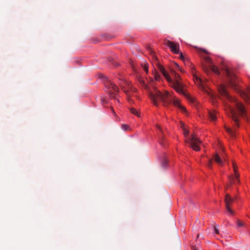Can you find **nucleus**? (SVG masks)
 Returning <instances> with one entry per match:
<instances>
[{
  "mask_svg": "<svg viewBox=\"0 0 250 250\" xmlns=\"http://www.w3.org/2000/svg\"><path fill=\"white\" fill-rule=\"evenodd\" d=\"M149 97L155 105H157L158 101H161L164 106H168L172 103L175 106L178 107L182 111H186V108L180 104L179 100L178 99H173L172 95L168 91H165L164 92H161L155 89L154 92H150Z\"/></svg>",
  "mask_w": 250,
  "mask_h": 250,
  "instance_id": "1",
  "label": "nucleus"
},
{
  "mask_svg": "<svg viewBox=\"0 0 250 250\" xmlns=\"http://www.w3.org/2000/svg\"><path fill=\"white\" fill-rule=\"evenodd\" d=\"M158 66L160 71L163 74L164 76L169 82L170 86L178 93L183 94L189 101L193 103L194 100L190 96L186 94L183 90L184 84L181 82V76L178 74L176 73L175 71H173L172 72V74L174 75V80L173 81L162 65L159 64Z\"/></svg>",
  "mask_w": 250,
  "mask_h": 250,
  "instance_id": "2",
  "label": "nucleus"
},
{
  "mask_svg": "<svg viewBox=\"0 0 250 250\" xmlns=\"http://www.w3.org/2000/svg\"><path fill=\"white\" fill-rule=\"evenodd\" d=\"M220 94L231 102H234L238 113L242 117H244L246 113L245 108L240 102H237L234 98L231 96L226 90L224 85H221L219 88Z\"/></svg>",
  "mask_w": 250,
  "mask_h": 250,
  "instance_id": "3",
  "label": "nucleus"
},
{
  "mask_svg": "<svg viewBox=\"0 0 250 250\" xmlns=\"http://www.w3.org/2000/svg\"><path fill=\"white\" fill-rule=\"evenodd\" d=\"M185 142L194 150L198 151L200 150L199 145L201 143V142L194 134H191V137L188 139L187 138Z\"/></svg>",
  "mask_w": 250,
  "mask_h": 250,
  "instance_id": "4",
  "label": "nucleus"
},
{
  "mask_svg": "<svg viewBox=\"0 0 250 250\" xmlns=\"http://www.w3.org/2000/svg\"><path fill=\"white\" fill-rule=\"evenodd\" d=\"M225 73L227 76L230 86L237 90V80L235 75L232 74L230 69L228 67H226L224 69Z\"/></svg>",
  "mask_w": 250,
  "mask_h": 250,
  "instance_id": "5",
  "label": "nucleus"
},
{
  "mask_svg": "<svg viewBox=\"0 0 250 250\" xmlns=\"http://www.w3.org/2000/svg\"><path fill=\"white\" fill-rule=\"evenodd\" d=\"M104 85L105 87L107 89H108V94L111 98H115V95L114 93L112 92V90L115 92L119 91V88L117 86L116 84L112 83L110 80H109L108 78H106V80L104 82Z\"/></svg>",
  "mask_w": 250,
  "mask_h": 250,
  "instance_id": "6",
  "label": "nucleus"
},
{
  "mask_svg": "<svg viewBox=\"0 0 250 250\" xmlns=\"http://www.w3.org/2000/svg\"><path fill=\"white\" fill-rule=\"evenodd\" d=\"M164 44L168 46L173 53L176 54H178L180 53L179 45L178 43L170 41L167 39H165Z\"/></svg>",
  "mask_w": 250,
  "mask_h": 250,
  "instance_id": "7",
  "label": "nucleus"
},
{
  "mask_svg": "<svg viewBox=\"0 0 250 250\" xmlns=\"http://www.w3.org/2000/svg\"><path fill=\"white\" fill-rule=\"evenodd\" d=\"M233 201L234 199L229 194H226L225 198L226 208L228 212L232 215H234V212L231 209L230 206Z\"/></svg>",
  "mask_w": 250,
  "mask_h": 250,
  "instance_id": "8",
  "label": "nucleus"
},
{
  "mask_svg": "<svg viewBox=\"0 0 250 250\" xmlns=\"http://www.w3.org/2000/svg\"><path fill=\"white\" fill-rule=\"evenodd\" d=\"M229 108L230 116L235 123V125H236L237 127H238V119L236 115V111L233 108L230 107V106H229Z\"/></svg>",
  "mask_w": 250,
  "mask_h": 250,
  "instance_id": "9",
  "label": "nucleus"
},
{
  "mask_svg": "<svg viewBox=\"0 0 250 250\" xmlns=\"http://www.w3.org/2000/svg\"><path fill=\"white\" fill-rule=\"evenodd\" d=\"M232 166L234 169V171L235 173V178H233L232 179H231L230 184H236L239 182V180L238 179V178L239 177V175L238 173H237V165L234 162L232 163Z\"/></svg>",
  "mask_w": 250,
  "mask_h": 250,
  "instance_id": "10",
  "label": "nucleus"
},
{
  "mask_svg": "<svg viewBox=\"0 0 250 250\" xmlns=\"http://www.w3.org/2000/svg\"><path fill=\"white\" fill-rule=\"evenodd\" d=\"M208 117L211 121H214L216 120L217 117L215 111H209L208 113Z\"/></svg>",
  "mask_w": 250,
  "mask_h": 250,
  "instance_id": "11",
  "label": "nucleus"
},
{
  "mask_svg": "<svg viewBox=\"0 0 250 250\" xmlns=\"http://www.w3.org/2000/svg\"><path fill=\"white\" fill-rule=\"evenodd\" d=\"M241 94L243 98L246 100L250 104V89L248 93H246L245 92H241Z\"/></svg>",
  "mask_w": 250,
  "mask_h": 250,
  "instance_id": "12",
  "label": "nucleus"
},
{
  "mask_svg": "<svg viewBox=\"0 0 250 250\" xmlns=\"http://www.w3.org/2000/svg\"><path fill=\"white\" fill-rule=\"evenodd\" d=\"M213 159L218 164H220V165L223 164V161H222V159L220 158V157L218 154L216 153L214 155Z\"/></svg>",
  "mask_w": 250,
  "mask_h": 250,
  "instance_id": "13",
  "label": "nucleus"
},
{
  "mask_svg": "<svg viewBox=\"0 0 250 250\" xmlns=\"http://www.w3.org/2000/svg\"><path fill=\"white\" fill-rule=\"evenodd\" d=\"M130 111L132 114L136 115L138 117H140V112H139L138 111H137L135 108L133 107L130 108Z\"/></svg>",
  "mask_w": 250,
  "mask_h": 250,
  "instance_id": "14",
  "label": "nucleus"
},
{
  "mask_svg": "<svg viewBox=\"0 0 250 250\" xmlns=\"http://www.w3.org/2000/svg\"><path fill=\"white\" fill-rule=\"evenodd\" d=\"M138 81L145 89L147 88V86L145 83V80L143 78H140L138 79Z\"/></svg>",
  "mask_w": 250,
  "mask_h": 250,
  "instance_id": "15",
  "label": "nucleus"
},
{
  "mask_svg": "<svg viewBox=\"0 0 250 250\" xmlns=\"http://www.w3.org/2000/svg\"><path fill=\"white\" fill-rule=\"evenodd\" d=\"M202 249L201 247L199 246V243L198 242H196V244L194 246H192L193 250H201Z\"/></svg>",
  "mask_w": 250,
  "mask_h": 250,
  "instance_id": "16",
  "label": "nucleus"
},
{
  "mask_svg": "<svg viewBox=\"0 0 250 250\" xmlns=\"http://www.w3.org/2000/svg\"><path fill=\"white\" fill-rule=\"evenodd\" d=\"M211 69L216 74H217V75H219L220 74V72H219L218 68L217 67H216L215 66H214V65L213 66H211Z\"/></svg>",
  "mask_w": 250,
  "mask_h": 250,
  "instance_id": "17",
  "label": "nucleus"
},
{
  "mask_svg": "<svg viewBox=\"0 0 250 250\" xmlns=\"http://www.w3.org/2000/svg\"><path fill=\"white\" fill-rule=\"evenodd\" d=\"M162 165L164 167H166L167 165V160L166 159H164L162 162Z\"/></svg>",
  "mask_w": 250,
  "mask_h": 250,
  "instance_id": "18",
  "label": "nucleus"
},
{
  "mask_svg": "<svg viewBox=\"0 0 250 250\" xmlns=\"http://www.w3.org/2000/svg\"><path fill=\"white\" fill-rule=\"evenodd\" d=\"M109 61L113 64L114 66H117L118 65V63L116 62L113 59H111L109 60Z\"/></svg>",
  "mask_w": 250,
  "mask_h": 250,
  "instance_id": "19",
  "label": "nucleus"
},
{
  "mask_svg": "<svg viewBox=\"0 0 250 250\" xmlns=\"http://www.w3.org/2000/svg\"><path fill=\"white\" fill-rule=\"evenodd\" d=\"M101 101L103 104L107 103L106 100L105 98L104 97H101Z\"/></svg>",
  "mask_w": 250,
  "mask_h": 250,
  "instance_id": "20",
  "label": "nucleus"
},
{
  "mask_svg": "<svg viewBox=\"0 0 250 250\" xmlns=\"http://www.w3.org/2000/svg\"><path fill=\"white\" fill-rule=\"evenodd\" d=\"M128 127H129L127 125H126L124 124V125H122V128L124 130H127Z\"/></svg>",
  "mask_w": 250,
  "mask_h": 250,
  "instance_id": "21",
  "label": "nucleus"
},
{
  "mask_svg": "<svg viewBox=\"0 0 250 250\" xmlns=\"http://www.w3.org/2000/svg\"><path fill=\"white\" fill-rule=\"evenodd\" d=\"M183 133H184V135L186 137H187L189 134V131L188 130H187L186 129L184 128L183 129Z\"/></svg>",
  "mask_w": 250,
  "mask_h": 250,
  "instance_id": "22",
  "label": "nucleus"
},
{
  "mask_svg": "<svg viewBox=\"0 0 250 250\" xmlns=\"http://www.w3.org/2000/svg\"><path fill=\"white\" fill-rule=\"evenodd\" d=\"M212 159H210V160L208 161V167H209L211 168V167H212Z\"/></svg>",
  "mask_w": 250,
  "mask_h": 250,
  "instance_id": "23",
  "label": "nucleus"
},
{
  "mask_svg": "<svg viewBox=\"0 0 250 250\" xmlns=\"http://www.w3.org/2000/svg\"><path fill=\"white\" fill-rule=\"evenodd\" d=\"M214 230L215 234H219V231L216 227H214Z\"/></svg>",
  "mask_w": 250,
  "mask_h": 250,
  "instance_id": "24",
  "label": "nucleus"
},
{
  "mask_svg": "<svg viewBox=\"0 0 250 250\" xmlns=\"http://www.w3.org/2000/svg\"><path fill=\"white\" fill-rule=\"evenodd\" d=\"M144 70L145 71H146V73L148 72V66L147 65H145L144 67Z\"/></svg>",
  "mask_w": 250,
  "mask_h": 250,
  "instance_id": "25",
  "label": "nucleus"
},
{
  "mask_svg": "<svg viewBox=\"0 0 250 250\" xmlns=\"http://www.w3.org/2000/svg\"><path fill=\"white\" fill-rule=\"evenodd\" d=\"M149 50H150V53H151V55H152V57L154 58H156V57L155 56L154 53L150 49H149Z\"/></svg>",
  "mask_w": 250,
  "mask_h": 250,
  "instance_id": "26",
  "label": "nucleus"
},
{
  "mask_svg": "<svg viewBox=\"0 0 250 250\" xmlns=\"http://www.w3.org/2000/svg\"><path fill=\"white\" fill-rule=\"evenodd\" d=\"M237 225L238 227H242L243 225V223L239 221H238Z\"/></svg>",
  "mask_w": 250,
  "mask_h": 250,
  "instance_id": "27",
  "label": "nucleus"
},
{
  "mask_svg": "<svg viewBox=\"0 0 250 250\" xmlns=\"http://www.w3.org/2000/svg\"><path fill=\"white\" fill-rule=\"evenodd\" d=\"M163 139L162 138V140L160 141V143L162 145H164V141H163Z\"/></svg>",
  "mask_w": 250,
  "mask_h": 250,
  "instance_id": "28",
  "label": "nucleus"
},
{
  "mask_svg": "<svg viewBox=\"0 0 250 250\" xmlns=\"http://www.w3.org/2000/svg\"><path fill=\"white\" fill-rule=\"evenodd\" d=\"M180 57L181 59H183L184 56L183 55V54L182 53H180Z\"/></svg>",
  "mask_w": 250,
  "mask_h": 250,
  "instance_id": "29",
  "label": "nucleus"
},
{
  "mask_svg": "<svg viewBox=\"0 0 250 250\" xmlns=\"http://www.w3.org/2000/svg\"><path fill=\"white\" fill-rule=\"evenodd\" d=\"M227 131L229 132V133H232V131L230 129H227Z\"/></svg>",
  "mask_w": 250,
  "mask_h": 250,
  "instance_id": "30",
  "label": "nucleus"
},
{
  "mask_svg": "<svg viewBox=\"0 0 250 250\" xmlns=\"http://www.w3.org/2000/svg\"><path fill=\"white\" fill-rule=\"evenodd\" d=\"M159 76H155L156 80H158L159 79Z\"/></svg>",
  "mask_w": 250,
  "mask_h": 250,
  "instance_id": "31",
  "label": "nucleus"
},
{
  "mask_svg": "<svg viewBox=\"0 0 250 250\" xmlns=\"http://www.w3.org/2000/svg\"><path fill=\"white\" fill-rule=\"evenodd\" d=\"M122 89L124 90V92H125V93H126V92H127V91H126V90H125V88H124V87H123V88H122Z\"/></svg>",
  "mask_w": 250,
  "mask_h": 250,
  "instance_id": "32",
  "label": "nucleus"
},
{
  "mask_svg": "<svg viewBox=\"0 0 250 250\" xmlns=\"http://www.w3.org/2000/svg\"><path fill=\"white\" fill-rule=\"evenodd\" d=\"M199 237V234L198 233V234H197L196 237H197V238H198Z\"/></svg>",
  "mask_w": 250,
  "mask_h": 250,
  "instance_id": "33",
  "label": "nucleus"
},
{
  "mask_svg": "<svg viewBox=\"0 0 250 250\" xmlns=\"http://www.w3.org/2000/svg\"><path fill=\"white\" fill-rule=\"evenodd\" d=\"M112 111H113V113H114V114H115V112L114 110L112 108Z\"/></svg>",
  "mask_w": 250,
  "mask_h": 250,
  "instance_id": "34",
  "label": "nucleus"
},
{
  "mask_svg": "<svg viewBox=\"0 0 250 250\" xmlns=\"http://www.w3.org/2000/svg\"><path fill=\"white\" fill-rule=\"evenodd\" d=\"M176 66H177V67H178V68L179 67V65H178V64H177V63H176Z\"/></svg>",
  "mask_w": 250,
  "mask_h": 250,
  "instance_id": "35",
  "label": "nucleus"
}]
</instances>
